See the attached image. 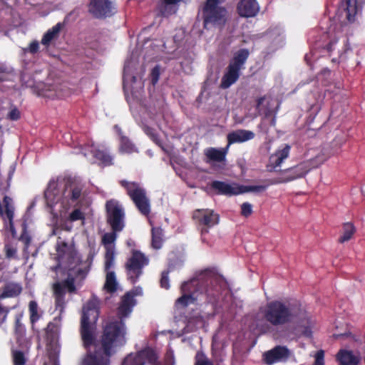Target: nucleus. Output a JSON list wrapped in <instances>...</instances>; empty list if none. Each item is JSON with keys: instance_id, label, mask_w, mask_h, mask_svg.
I'll return each instance as SVG.
<instances>
[{"instance_id": "1", "label": "nucleus", "mask_w": 365, "mask_h": 365, "mask_svg": "<svg viewBox=\"0 0 365 365\" xmlns=\"http://www.w3.org/2000/svg\"><path fill=\"white\" fill-rule=\"evenodd\" d=\"M144 72L145 68L139 64L138 54L133 53L124 66L123 88L135 121L140 125L153 142L160 145L158 134L150 125L156 124L160 126L158 118L160 115H151L150 109L143 105L139 99L140 91L143 88L142 77Z\"/></svg>"}, {"instance_id": "2", "label": "nucleus", "mask_w": 365, "mask_h": 365, "mask_svg": "<svg viewBox=\"0 0 365 365\" xmlns=\"http://www.w3.org/2000/svg\"><path fill=\"white\" fill-rule=\"evenodd\" d=\"M96 251L91 248L86 260H82L78 255L74 246L64 241L58 240L56 244V257L58 265L55 271L62 269L68 272V278L63 282H56L53 285L56 297V307L62 313L64 309V294L67 290L73 293L76 286H80L89 272L91 265L96 255Z\"/></svg>"}, {"instance_id": "3", "label": "nucleus", "mask_w": 365, "mask_h": 365, "mask_svg": "<svg viewBox=\"0 0 365 365\" xmlns=\"http://www.w3.org/2000/svg\"><path fill=\"white\" fill-rule=\"evenodd\" d=\"M142 294V288L138 287L123 297L118 307V315L121 320L106 324L102 336V350L93 353L88 352L83 358L82 365H110V357L115 352L113 349L121 346L125 343V327L122 319L132 312L136 304L134 297Z\"/></svg>"}, {"instance_id": "4", "label": "nucleus", "mask_w": 365, "mask_h": 365, "mask_svg": "<svg viewBox=\"0 0 365 365\" xmlns=\"http://www.w3.org/2000/svg\"><path fill=\"white\" fill-rule=\"evenodd\" d=\"M86 195L84 185L71 180H51L44 192L46 205L55 216L66 214L81 202Z\"/></svg>"}, {"instance_id": "5", "label": "nucleus", "mask_w": 365, "mask_h": 365, "mask_svg": "<svg viewBox=\"0 0 365 365\" xmlns=\"http://www.w3.org/2000/svg\"><path fill=\"white\" fill-rule=\"evenodd\" d=\"M293 319L294 314L287 304L280 301H272L259 308L249 326L252 331L265 333L269 325L283 327L291 323Z\"/></svg>"}, {"instance_id": "6", "label": "nucleus", "mask_w": 365, "mask_h": 365, "mask_svg": "<svg viewBox=\"0 0 365 365\" xmlns=\"http://www.w3.org/2000/svg\"><path fill=\"white\" fill-rule=\"evenodd\" d=\"M223 282L220 277H213L207 272L200 274L197 278L185 282L181 285L182 295L175 302V307L182 309L188 305L194 304L197 299V293L205 292L208 296L215 297L220 291V288L214 284Z\"/></svg>"}, {"instance_id": "7", "label": "nucleus", "mask_w": 365, "mask_h": 365, "mask_svg": "<svg viewBox=\"0 0 365 365\" xmlns=\"http://www.w3.org/2000/svg\"><path fill=\"white\" fill-rule=\"evenodd\" d=\"M108 212V221L113 232L103 235L102 238L103 244L105 246L106 252L105 255V267L106 269L114 266L115 246L114 242L117 238L115 232L121 231L124 225V211L121 205L115 200H110L106 203Z\"/></svg>"}, {"instance_id": "8", "label": "nucleus", "mask_w": 365, "mask_h": 365, "mask_svg": "<svg viewBox=\"0 0 365 365\" xmlns=\"http://www.w3.org/2000/svg\"><path fill=\"white\" fill-rule=\"evenodd\" d=\"M98 300L93 297L83 307L81 317V336L84 346L88 348L94 340L95 324L99 316Z\"/></svg>"}, {"instance_id": "9", "label": "nucleus", "mask_w": 365, "mask_h": 365, "mask_svg": "<svg viewBox=\"0 0 365 365\" xmlns=\"http://www.w3.org/2000/svg\"><path fill=\"white\" fill-rule=\"evenodd\" d=\"M225 0H207L203 11L204 26L209 24L222 26L225 24L227 18V11L219 4Z\"/></svg>"}, {"instance_id": "10", "label": "nucleus", "mask_w": 365, "mask_h": 365, "mask_svg": "<svg viewBox=\"0 0 365 365\" xmlns=\"http://www.w3.org/2000/svg\"><path fill=\"white\" fill-rule=\"evenodd\" d=\"M122 185L126 188L128 195L140 213L143 215H148L150 212V205L145 190L139 184L135 182L123 181Z\"/></svg>"}, {"instance_id": "11", "label": "nucleus", "mask_w": 365, "mask_h": 365, "mask_svg": "<svg viewBox=\"0 0 365 365\" xmlns=\"http://www.w3.org/2000/svg\"><path fill=\"white\" fill-rule=\"evenodd\" d=\"M319 164L320 163H316L315 160L303 162L295 167L284 170L274 180V183H285L302 178L310 170L317 168Z\"/></svg>"}, {"instance_id": "12", "label": "nucleus", "mask_w": 365, "mask_h": 365, "mask_svg": "<svg viewBox=\"0 0 365 365\" xmlns=\"http://www.w3.org/2000/svg\"><path fill=\"white\" fill-rule=\"evenodd\" d=\"M148 264V259L140 252L133 251L126 264L128 277L132 283H135L143 273V268Z\"/></svg>"}, {"instance_id": "13", "label": "nucleus", "mask_w": 365, "mask_h": 365, "mask_svg": "<svg viewBox=\"0 0 365 365\" xmlns=\"http://www.w3.org/2000/svg\"><path fill=\"white\" fill-rule=\"evenodd\" d=\"M157 361L155 352L147 348L135 354H128L123 361L121 365H145L146 363L154 364Z\"/></svg>"}, {"instance_id": "14", "label": "nucleus", "mask_w": 365, "mask_h": 365, "mask_svg": "<svg viewBox=\"0 0 365 365\" xmlns=\"http://www.w3.org/2000/svg\"><path fill=\"white\" fill-rule=\"evenodd\" d=\"M193 218L200 226L206 227H202V234L208 232V228L219 222V215L213 210L208 209L195 210L193 213Z\"/></svg>"}, {"instance_id": "15", "label": "nucleus", "mask_w": 365, "mask_h": 365, "mask_svg": "<svg viewBox=\"0 0 365 365\" xmlns=\"http://www.w3.org/2000/svg\"><path fill=\"white\" fill-rule=\"evenodd\" d=\"M89 11L96 18L102 19L113 16L116 8L110 0H91Z\"/></svg>"}, {"instance_id": "16", "label": "nucleus", "mask_w": 365, "mask_h": 365, "mask_svg": "<svg viewBox=\"0 0 365 365\" xmlns=\"http://www.w3.org/2000/svg\"><path fill=\"white\" fill-rule=\"evenodd\" d=\"M290 355L289 350L283 346H277L263 354V359L267 364L286 361Z\"/></svg>"}, {"instance_id": "17", "label": "nucleus", "mask_w": 365, "mask_h": 365, "mask_svg": "<svg viewBox=\"0 0 365 365\" xmlns=\"http://www.w3.org/2000/svg\"><path fill=\"white\" fill-rule=\"evenodd\" d=\"M3 202L4 205V217L2 218L4 221V225L6 228L10 231L12 237L16 238L17 233L14 225V206L13 200L11 197L5 196Z\"/></svg>"}, {"instance_id": "18", "label": "nucleus", "mask_w": 365, "mask_h": 365, "mask_svg": "<svg viewBox=\"0 0 365 365\" xmlns=\"http://www.w3.org/2000/svg\"><path fill=\"white\" fill-rule=\"evenodd\" d=\"M210 186L219 195L231 196L242 194L241 185L235 182L215 180Z\"/></svg>"}, {"instance_id": "19", "label": "nucleus", "mask_w": 365, "mask_h": 365, "mask_svg": "<svg viewBox=\"0 0 365 365\" xmlns=\"http://www.w3.org/2000/svg\"><path fill=\"white\" fill-rule=\"evenodd\" d=\"M229 148L227 145L225 148H208L204 150V154L206 157V162L212 165H215L216 163H221L222 166L225 165L226 155L227 154Z\"/></svg>"}, {"instance_id": "20", "label": "nucleus", "mask_w": 365, "mask_h": 365, "mask_svg": "<svg viewBox=\"0 0 365 365\" xmlns=\"http://www.w3.org/2000/svg\"><path fill=\"white\" fill-rule=\"evenodd\" d=\"M255 134L253 131L238 129L229 133L227 135V146L235 143H243L254 139Z\"/></svg>"}, {"instance_id": "21", "label": "nucleus", "mask_w": 365, "mask_h": 365, "mask_svg": "<svg viewBox=\"0 0 365 365\" xmlns=\"http://www.w3.org/2000/svg\"><path fill=\"white\" fill-rule=\"evenodd\" d=\"M291 147L285 145L282 149L277 150L274 154L272 155L269 158V164L267 169L269 171H275L277 168L280 167L285 159L289 157Z\"/></svg>"}, {"instance_id": "22", "label": "nucleus", "mask_w": 365, "mask_h": 365, "mask_svg": "<svg viewBox=\"0 0 365 365\" xmlns=\"http://www.w3.org/2000/svg\"><path fill=\"white\" fill-rule=\"evenodd\" d=\"M86 148L89 150L91 155L98 160L102 165L109 166L113 164V158L107 149H99L93 143L88 145Z\"/></svg>"}, {"instance_id": "23", "label": "nucleus", "mask_w": 365, "mask_h": 365, "mask_svg": "<svg viewBox=\"0 0 365 365\" xmlns=\"http://www.w3.org/2000/svg\"><path fill=\"white\" fill-rule=\"evenodd\" d=\"M239 14L243 17H254L259 11L256 0H241L237 6Z\"/></svg>"}, {"instance_id": "24", "label": "nucleus", "mask_w": 365, "mask_h": 365, "mask_svg": "<svg viewBox=\"0 0 365 365\" xmlns=\"http://www.w3.org/2000/svg\"><path fill=\"white\" fill-rule=\"evenodd\" d=\"M37 94L39 96L50 99L63 97V95L61 93V90L56 85L39 83L37 86Z\"/></svg>"}, {"instance_id": "25", "label": "nucleus", "mask_w": 365, "mask_h": 365, "mask_svg": "<svg viewBox=\"0 0 365 365\" xmlns=\"http://www.w3.org/2000/svg\"><path fill=\"white\" fill-rule=\"evenodd\" d=\"M240 71V69L229 64L227 71L221 80V88L225 89L228 88L235 83L239 78Z\"/></svg>"}, {"instance_id": "26", "label": "nucleus", "mask_w": 365, "mask_h": 365, "mask_svg": "<svg viewBox=\"0 0 365 365\" xmlns=\"http://www.w3.org/2000/svg\"><path fill=\"white\" fill-rule=\"evenodd\" d=\"M80 221L81 225H83L85 221V214L79 209H74L68 216L65 222L61 226V230L70 232L73 229L72 222Z\"/></svg>"}, {"instance_id": "27", "label": "nucleus", "mask_w": 365, "mask_h": 365, "mask_svg": "<svg viewBox=\"0 0 365 365\" xmlns=\"http://www.w3.org/2000/svg\"><path fill=\"white\" fill-rule=\"evenodd\" d=\"M114 129L120 136V152L123 153L130 154L138 152L135 145L130 141V140L125 135H122L120 128L118 125L114 126Z\"/></svg>"}, {"instance_id": "28", "label": "nucleus", "mask_w": 365, "mask_h": 365, "mask_svg": "<svg viewBox=\"0 0 365 365\" xmlns=\"http://www.w3.org/2000/svg\"><path fill=\"white\" fill-rule=\"evenodd\" d=\"M340 365H357L359 357L351 351L341 350L337 354Z\"/></svg>"}, {"instance_id": "29", "label": "nucleus", "mask_w": 365, "mask_h": 365, "mask_svg": "<svg viewBox=\"0 0 365 365\" xmlns=\"http://www.w3.org/2000/svg\"><path fill=\"white\" fill-rule=\"evenodd\" d=\"M61 29V24L60 23L56 24L51 29H48L43 36L41 43L48 47L53 41L57 39L58 37L60 31Z\"/></svg>"}, {"instance_id": "30", "label": "nucleus", "mask_w": 365, "mask_h": 365, "mask_svg": "<svg viewBox=\"0 0 365 365\" xmlns=\"http://www.w3.org/2000/svg\"><path fill=\"white\" fill-rule=\"evenodd\" d=\"M182 0H160L159 9L163 16H169L176 13L178 3Z\"/></svg>"}, {"instance_id": "31", "label": "nucleus", "mask_w": 365, "mask_h": 365, "mask_svg": "<svg viewBox=\"0 0 365 365\" xmlns=\"http://www.w3.org/2000/svg\"><path fill=\"white\" fill-rule=\"evenodd\" d=\"M21 291L22 287L20 284L9 282L4 286L2 293L0 294V298L15 297L19 295Z\"/></svg>"}, {"instance_id": "32", "label": "nucleus", "mask_w": 365, "mask_h": 365, "mask_svg": "<svg viewBox=\"0 0 365 365\" xmlns=\"http://www.w3.org/2000/svg\"><path fill=\"white\" fill-rule=\"evenodd\" d=\"M267 36L269 39L271 41V43L274 49L283 46L284 38L282 29L279 28L271 29L269 31Z\"/></svg>"}, {"instance_id": "33", "label": "nucleus", "mask_w": 365, "mask_h": 365, "mask_svg": "<svg viewBox=\"0 0 365 365\" xmlns=\"http://www.w3.org/2000/svg\"><path fill=\"white\" fill-rule=\"evenodd\" d=\"M250 55V52L247 48H242L237 51L231 60L230 65L233 66L235 68L239 69H242L244 67V64L245 63L248 56Z\"/></svg>"}, {"instance_id": "34", "label": "nucleus", "mask_w": 365, "mask_h": 365, "mask_svg": "<svg viewBox=\"0 0 365 365\" xmlns=\"http://www.w3.org/2000/svg\"><path fill=\"white\" fill-rule=\"evenodd\" d=\"M111 268L105 270L106 271V278L104 284V289L109 293L112 294L116 292L119 288L118 282H117L115 272L110 270Z\"/></svg>"}, {"instance_id": "35", "label": "nucleus", "mask_w": 365, "mask_h": 365, "mask_svg": "<svg viewBox=\"0 0 365 365\" xmlns=\"http://www.w3.org/2000/svg\"><path fill=\"white\" fill-rule=\"evenodd\" d=\"M344 6L346 12V19L349 22L355 21V17L359 12V7L356 0H344Z\"/></svg>"}, {"instance_id": "36", "label": "nucleus", "mask_w": 365, "mask_h": 365, "mask_svg": "<svg viewBox=\"0 0 365 365\" xmlns=\"http://www.w3.org/2000/svg\"><path fill=\"white\" fill-rule=\"evenodd\" d=\"M152 232V247L159 250L162 247L163 243V231L160 227H153Z\"/></svg>"}, {"instance_id": "37", "label": "nucleus", "mask_w": 365, "mask_h": 365, "mask_svg": "<svg viewBox=\"0 0 365 365\" xmlns=\"http://www.w3.org/2000/svg\"><path fill=\"white\" fill-rule=\"evenodd\" d=\"M314 326V322L311 319L305 314L303 319L299 323V327L301 328V332L303 335L310 337L312 336V329Z\"/></svg>"}, {"instance_id": "38", "label": "nucleus", "mask_w": 365, "mask_h": 365, "mask_svg": "<svg viewBox=\"0 0 365 365\" xmlns=\"http://www.w3.org/2000/svg\"><path fill=\"white\" fill-rule=\"evenodd\" d=\"M343 230V235L339 239L340 242L349 240L355 232V228L351 223L347 222L344 225Z\"/></svg>"}, {"instance_id": "39", "label": "nucleus", "mask_w": 365, "mask_h": 365, "mask_svg": "<svg viewBox=\"0 0 365 365\" xmlns=\"http://www.w3.org/2000/svg\"><path fill=\"white\" fill-rule=\"evenodd\" d=\"M29 309L30 312V319L31 323L34 324L40 318V315L38 312V307L36 302L31 301L29 302Z\"/></svg>"}, {"instance_id": "40", "label": "nucleus", "mask_w": 365, "mask_h": 365, "mask_svg": "<svg viewBox=\"0 0 365 365\" xmlns=\"http://www.w3.org/2000/svg\"><path fill=\"white\" fill-rule=\"evenodd\" d=\"M13 361L14 365H24L26 364L24 354L21 351H13Z\"/></svg>"}, {"instance_id": "41", "label": "nucleus", "mask_w": 365, "mask_h": 365, "mask_svg": "<svg viewBox=\"0 0 365 365\" xmlns=\"http://www.w3.org/2000/svg\"><path fill=\"white\" fill-rule=\"evenodd\" d=\"M4 250L7 258H15L17 252V249L15 245L6 242L4 245Z\"/></svg>"}, {"instance_id": "42", "label": "nucleus", "mask_w": 365, "mask_h": 365, "mask_svg": "<svg viewBox=\"0 0 365 365\" xmlns=\"http://www.w3.org/2000/svg\"><path fill=\"white\" fill-rule=\"evenodd\" d=\"M20 118L19 110L14 105H10L9 111L7 113V118L11 120H17Z\"/></svg>"}, {"instance_id": "43", "label": "nucleus", "mask_w": 365, "mask_h": 365, "mask_svg": "<svg viewBox=\"0 0 365 365\" xmlns=\"http://www.w3.org/2000/svg\"><path fill=\"white\" fill-rule=\"evenodd\" d=\"M172 265H169V270L168 271H164L162 272L161 274V279H160V286L162 288H165L166 289H168L170 288V283H169V278H168V272L170 270H171Z\"/></svg>"}, {"instance_id": "44", "label": "nucleus", "mask_w": 365, "mask_h": 365, "mask_svg": "<svg viewBox=\"0 0 365 365\" xmlns=\"http://www.w3.org/2000/svg\"><path fill=\"white\" fill-rule=\"evenodd\" d=\"M267 189L265 185H252V186H242V193L247 192H262Z\"/></svg>"}, {"instance_id": "45", "label": "nucleus", "mask_w": 365, "mask_h": 365, "mask_svg": "<svg viewBox=\"0 0 365 365\" xmlns=\"http://www.w3.org/2000/svg\"><path fill=\"white\" fill-rule=\"evenodd\" d=\"M195 365H213L212 363L207 359V357L202 353L198 352L196 354Z\"/></svg>"}, {"instance_id": "46", "label": "nucleus", "mask_w": 365, "mask_h": 365, "mask_svg": "<svg viewBox=\"0 0 365 365\" xmlns=\"http://www.w3.org/2000/svg\"><path fill=\"white\" fill-rule=\"evenodd\" d=\"M39 50V42L38 41H33L30 43L28 47L24 48L25 53H30L31 54L36 53Z\"/></svg>"}, {"instance_id": "47", "label": "nucleus", "mask_w": 365, "mask_h": 365, "mask_svg": "<svg viewBox=\"0 0 365 365\" xmlns=\"http://www.w3.org/2000/svg\"><path fill=\"white\" fill-rule=\"evenodd\" d=\"M252 212V205L250 202H244L241 205V214L244 217L250 216Z\"/></svg>"}, {"instance_id": "48", "label": "nucleus", "mask_w": 365, "mask_h": 365, "mask_svg": "<svg viewBox=\"0 0 365 365\" xmlns=\"http://www.w3.org/2000/svg\"><path fill=\"white\" fill-rule=\"evenodd\" d=\"M315 361L313 365H324V352L323 350L317 351L314 355Z\"/></svg>"}, {"instance_id": "49", "label": "nucleus", "mask_w": 365, "mask_h": 365, "mask_svg": "<svg viewBox=\"0 0 365 365\" xmlns=\"http://www.w3.org/2000/svg\"><path fill=\"white\" fill-rule=\"evenodd\" d=\"M160 77V68L158 66H155L151 71V82L153 85H155Z\"/></svg>"}, {"instance_id": "50", "label": "nucleus", "mask_w": 365, "mask_h": 365, "mask_svg": "<svg viewBox=\"0 0 365 365\" xmlns=\"http://www.w3.org/2000/svg\"><path fill=\"white\" fill-rule=\"evenodd\" d=\"M19 240L23 242L25 246L27 247L31 242V238L24 230L23 233L21 235Z\"/></svg>"}, {"instance_id": "51", "label": "nucleus", "mask_w": 365, "mask_h": 365, "mask_svg": "<svg viewBox=\"0 0 365 365\" xmlns=\"http://www.w3.org/2000/svg\"><path fill=\"white\" fill-rule=\"evenodd\" d=\"M9 310L0 304V324H2L6 319Z\"/></svg>"}, {"instance_id": "52", "label": "nucleus", "mask_w": 365, "mask_h": 365, "mask_svg": "<svg viewBox=\"0 0 365 365\" xmlns=\"http://www.w3.org/2000/svg\"><path fill=\"white\" fill-rule=\"evenodd\" d=\"M336 43V40L334 38L326 46L327 50L329 53H331L334 50V46Z\"/></svg>"}, {"instance_id": "53", "label": "nucleus", "mask_w": 365, "mask_h": 365, "mask_svg": "<svg viewBox=\"0 0 365 365\" xmlns=\"http://www.w3.org/2000/svg\"><path fill=\"white\" fill-rule=\"evenodd\" d=\"M333 336L336 339H338L339 337L346 336V337H351L355 341H359V339L355 338V336H353L351 333H345V334H334Z\"/></svg>"}, {"instance_id": "54", "label": "nucleus", "mask_w": 365, "mask_h": 365, "mask_svg": "<svg viewBox=\"0 0 365 365\" xmlns=\"http://www.w3.org/2000/svg\"><path fill=\"white\" fill-rule=\"evenodd\" d=\"M55 328V332H56V338L58 339V328L56 327H55L54 326V324L53 323H50L48 325V330L50 331H53V329Z\"/></svg>"}, {"instance_id": "55", "label": "nucleus", "mask_w": 365, "mask_h": 365, "mask_svg": "<svg viewBox=\"0 0 365 365\" xmlns=\"http://www.w3.org/2000/svg\"><path fill=\"white\" fill-rule=\"evenodd\" d=\"M264 100V97H261V98H259L257 101V109H260V106L261 104L263 103Z\"/></svg>"}, {"instance_id": "56", "label": "nucleus", "mask_w": 365, "mask_h": 365, "mask_svg": "<svg viewBox=\"0 0 365 365\" xmlns=\"http://www.w3.org/2000/svg\"><path fill=\"white\" fill-rule=\"evenodd\" d=\"M60 231L61 230L58 227H55L53 228L52 234L54 235H58Z\"/></svg>"}, {"instance_id": "57", "label": "nucleus", "mask_w": 365, "mask_h": 365, "mask_svg": "<svg viewBox=\"0 0 365 365\" xmlns=\"http://www.w3.org/2000/svg\"><path fill=\"white\" fill-rule=\"evenodd\" d=\"M311 58H312V54H307L305 56V60L307 62V63H309V64L311 63Z\"/></svg>"}, {"instance_id": "58", "label": "nucleus", "mask_w": 365, "mask_h": 365, "mask_svg": "<svg viewBox=\"0 0 365 365\" xmlns=\"http://www.w3.org/2000/svg\"><path fill=\"white\" fill-rule=\"evenodd\" d=\"M329 75L330 74V71L329 69H324L323 70L322 73V75Z\"/></svg>"}, {"instance_id": "59", "label": "nucleus", "mask_w": 365, "mask_h": 365, "mask_svg": "<svg viewBox=\"0 0 365 365\" xmlns=\"http://www.w3.org/2000/svg\"><path fill=\"white\" fill-rule=\"evenodd\" d=\"M82 153H83L85 157L89 158V153H88L86 151H82Z\"/></svg>"}, {"instance_id": "60", "label": "nucleus", "mask_w": 365, "mask_h": 365, "mask_svg": "<svg viewBox=\"0 0 365 365\" xmlns=\"http://www.w3.org/2000/svg\"><path fill=\"white\" fill-rule=\"evenodd\" d=\"M339 58L341 60H344L345 58L343 53H340Z\"/></svg>"}, {"instance_id": "61", "label": "nucleus", "mask_w": 365, "mask_h": 365, "mask_svg": "<svg viewBox=\"0 0 365 365\" xmlns=\"http://www.w3.org/2000/svg\"><path fill=\"white\" fill-rule=\"evenodd\" d=\"M272 125H275V119H274V118H273V119L272 120Z\"/></svg>"}, {"instance_id": "62", "label": "nucleus", "mask_w": 365, "mask_h": 365, "mask_svg": "<svg viewBox=\"0 0 365 365\" xmlns=\"http://www.w3.org/2000/svg\"><path fill=\"white\" fill-rule=\"evenodd\" d=\"M35 206V202H33L29 208H32Z\"/></svg>"}, {"instance_id": "63", "label": "nucleus", "mask_w": 365, "mask_h": 365, "mask_svg": "<svg viewBox=\"0 0 365 365\" xmlns=\"http://www.w3.org/2000/svg\"><path fill=\"white\" fill-rule=\"evenodd\" d=\"M332 61H333V62H336L337 61H336V58H333V59H332Z\"/></svg>"}, {"instance_id": "64", "label": "nucleus", "mask_w": 365, "mask_h": 365, "mask_svg": "<svg viewBox=\"0 0 365 365\" xmlns=\"http://www.w3.org/2000/svg\"><path fill=\"white\" fill-rule=\"evenodd\" d=\"M46 365H48V364H46ZM53 365H58V364H57V363L55 361Z\"/></svg>"}]
</instances>
